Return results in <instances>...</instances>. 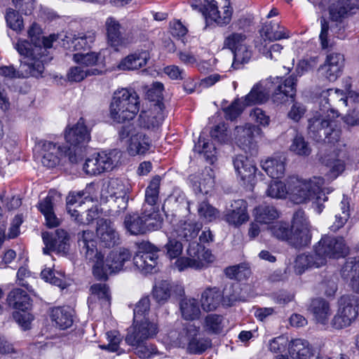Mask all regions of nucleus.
Here are the masks:
<instances>
[{"label": "nucleus", "instance_id": "obj_1", "mask_svg": "<svg viewBox=\"0 0 359 359\" xmlns=\"http://www.w3.org/2000/svg\"><path fill=\"white\" fill-rule=\"evenodd\" d=\"M41 28L34 24L28 30L31 42L24 40L18 41L16 49L22 56L18 69L13 65L0 67V75L9 79L39 77L43 76L45 64L52 60L48 49L56 40L55 35L49 37L41 36Z\"/></svg>", "mask_w": 359, "mask_h": 359}, {"label": "nucleus", "instance_id": "obj_2", "mask_svg": "<svg viewBox=\"0 0 359 359\" xmlns=\"http://www.w3.org/2000/svg\"><path fill=\"white\" fill-rule=\"evenodd\" d=\"M342 95L343 91L339 89H329L322 93L319 110L308 119V133L316 141H324L333 145L339 141L341 130L336 121L339 113L330 102L337 101L346 105L347 99L339 97Z\"/></svg>", "mask_w": 359, "mask_h": 359}, {"label": "nucleus", "instance_id": "obj_3", "mask_svg": "<svg viewBox=\"0 0 359 359\" xmlns=\"http://www.w3.org/2000/svg\"><path fill=\"white\" fill-rule=\"evenodd\" d=\"M78 244L86 258L93 263V273L98 280H106L109 274L123 269L124 264L130 261L131 254L127 249L111 251L104 261V255L98 252L94 233L83 231L77 234Z\"/></svg>", "mask_w": 359, "mask_h": 359}, {"label": "nucleus", "instance_id": "obj_4", "mask_svg": "<svg viewBox=\"0 0 359 359\" xmlns=\"http://www.w3.org/2000/svg\"><path fill=\"white\" fill-rule=\"evenodd\" d=\"M297 77L290 75L286 79L270 77L263 82L255 84L250 92L243 99L244 105L250 106L265 102L269 97L278 105L292 101L296 95Z\"/></svg>", "mask_w": 359, "mask_h": 359}, {"label": "nucleus", "instance_id": "obj_5", "mask_svg": "<svg viewBox=\"0 0 359 359\" xmlns=\"http://www.w3.org/2000/svg\"><path fill=\"white\" fill-rule=\"evenodd\" d=\"M358 10L359 0H337L329 6V19L335 25L330 27L327 19L320 18L319 40L322 49L329 50L333 46L330 38V30L338 39H343L346 37L344 27L341 25L346 18L355 14Z\"/></svg>", "mask_w": 359, "mask_h": 359}, {"label": "nucleus", "instance_id": "obj_6", "mask_svg": "<svg viewBox=\"0 0 359 359\" xmlns=\"http://www.w3.org/2000/svg\"><path fill=\"white\" fill-rule=\"evenodd\" d=\"M272 235L285 241L295 248L308 245L311 240V224L304 210H297L292 217L291 228L288 224L276 222L270 227Z\"/></svg>", "mask_w": 359, "mask_h": 359}, {"label": "nucleus", "instance_id": "obj_7", "mask_svg": "<svg viewBox=\"0 0 359 359\" xmlns=\"http://www.w3.org/2000/svg\"><path fill=\"white\" fill-rule=\"evenodd\" d=\"M323 184L324 179L321 177H314L309 180L291 177L289 181L290 198L297 204L313 200V208L320 213L324 208L323 202L327 200L322 191Z\"/></svg>", "mask_w": 359, "mask_h": 359}, {"label": "nucleus", "instance_id": "obj_8", "mask_svg": "<svg viewBox=\"0 0 359 359\" xmlns=\"http://www.w3.org/2000/svg\"><path fill=\"white\" fill-rule=\"evenodd\" d=\"M140 109V98L133 89L116 90L110 104V116L118 123L132 120Z\"/></svg>", "mask_w": 359, "mask_h": 359}, {"label": "nucleus", "instance_id": "obj_9", "mask_svg": "<svg viewBox=\"0 0 359 359\" xmlns=\"http://www.w3.org/2000/svg\"><path fill=\"white\" fill-rule=\"evenodd\" d=\"M65 138L69 144L68 159L72 163H77L82 158L83 149L85 148L90 140V130L86 126V121L80 118L72 127L67 128Z\"/></svg>", "mask_w": 359, "mask_h": 359}, {"label": "nucleus", "instance_id": "obj_10", "mask_svg": "<svg viewBox=\"0 0 359 359\" xmlns=\"http://www.w3.org/2000/svg\"><path fill=\"white\" fill-rule=\"evenodd\" d=\"M313 251L319 258L323 259L322 264L325 265L328 258L339 259L345 257L348 253V248L342 237L324 235L314 245Z\"/></svg>", "mask_w": 359, "mask_h": 359}, {"label": "nucleus", "instance_id": "obj_11", "mask_svg": "<svg viewBox=\"0 0 359 359\" xmlns=\"http://www.w3.org/2000/svg\"><path fill=\"white\" fill-rule=\"evenodd\" d=\"M138 213L128 214L124 219V226L133 235L144 234L149 231H155L161 227L163 218L161 215Z\"/></svg>", "mask_w": 359, "mask_h": 359}, {"label": "nucleus", "instance_id": "obj_12", "mask_svg": "<svg viewBox=\"0 0 359 359\" xmlns=\"http://www.w3.org/2000/svg\"><path fill=\"white\" fill-rule=\"evenodd\" d=\"M358 298L355 296H343L339 302V308L330 320L334 329L341 330L350 326L358 316Z\"/></svg>", "mask_w": 359, "mask_h": 359}, {"label": "nucleus", "instance_id": "obj_13", "mask_svg": "<svg viewBox=\"0 0 359 359\" xmlns=\"http://www.w3.org/2000/svg\"><path fill=\"white\" fill-rule=\"evenodd\" d=\"M187 257L178 258L175 265L180 271H184L188 268L201 269L204 266V261L212 262V256L210 252L196 241L189 242L187 250Z\"/></svg>", "mask_w": 359, "mask_h": 359}, {"label": "nucleus", "instance_id": "obj_14", "mask_svg": "<svg viewBox=\"0 0 359 359\" xmlns=\"http://www.w3.org/2000/svg\"><path fill=\"white\" fill-rule=\"evenodd\" d=\"M202 13L206 20L214 21L222 27L231 22L233 9L229 0H205Z\"/></svg>", "mask_w": 359, "mask_h": 359}, {"label": "nucleus", "instance_id": "obj_15", "mask_svg": "<svg viewBox=\"0 0 359 359\" xmlns=\"http://www.w3.org/2000/svg\"><path fill=\"white\" fill-rule=\"evenodd\" d=\"M118 135L122 140L130 136L128 147V152L130 156L144 155L150 149L151 142L149 137L142 133H135V127L130 123L122 126L118 130Z\"/></svg>", "mask_w": 359, "mask_h": 359}, {"label": "nucleus", "instance_id": "obj_16", "mask_svg": "<svg viewBox=\"0 0 359 359\" xmlns=\"http://www.w3.org/2000/svg\"><path fill=\"white\" fill-rule=\"evenodd\" d=\"M158 248L147 241L139 244L138 251L133 257L135 266L144 273L156 271Z\"/></svg>", "mask_w": 359, "mask_h": 359}, {"label": "nucleus", "instance_id": "obj_17", "mask_svg": "<svg viewBox=\"0 0 359 359\" xmlns=\"http://www.w3.org/2000/svg\"><path fill=\"white\" fill-rule=\"evenodd\" d=\"M158 332L157 325L149 318L134 322L126 336L125 341L128 344H137L138 342H144L154 337Z\"/></svg>", "mask_w": 359, "mask_h": 359}, {"label": "nucleus", "instance_id": "obj_18", "mask_svg": "<svg viewBox=\"0 0 359 359\" xmlns=\"http://www.w3.org/2000/svg\"><path fill=\"white\" fill-rule=\"evenodd\" d=\"M108 44L118 50L120 47H126L134 42V36L128 33L123 35L121 24L113 17H109L105 22Z\"/></svg>", "mask_w": 359, "mask_h": 359}, {"label": "nucleus", "instance_id": "obj_19", "mask_svg": "<svg viewBox=\"0 0 359 359\" xmlns=\"http://www.w3.org/2000/svg\"><path fill=\"white\" fill-rule=\"evenodd\" d=\"M45 248H43L44 254L55 252L57 254L66 255L69 248V236L63 229H57L55 235L49 233L42 234Z\"/></svg>", "mask_w": 359, "mask_h": 359}, {"label": "nucleus", "instance_id": "obj_20", "mask_svg": "<svg viewBox=\"0 0 359 359\" xmlns=\"http://www.w3.org/2000/svg\"><path fill=\"white\" fill-rule=\"evenodd\" d=\"M164 118V104L162 102H158L151 104L149 109L140 112L138 123L142 128L155 130L162 124Z\"/></svg>", "mask_w": 359, "mask_h": 359}, {"label": "nucleus", "instance_id": "obj_21", "mask_svg": "<svg viewBox=\"0 0 359 359\" xmlns=\"http://www.w3.org/2000/svg\"><path fill=\"white\" fill-rule=\"evenodd\" d=\"M41 154V163L48 168L60 165L63 157L68 158L67 147H62L49 141L42 142Z\"/></svg>", "mask_w": 359, "mask_h": 359}, {"label": "nucleus", "instance_id": "obj_22", "mask_svg": "<svg viewBox=\"0 0 359 359\" xmlns=\"http://www.w3.org/2000/svg\"><path fill=\"white\" fill-rule=\"evenodd\" d=\"M151 58L147 50L138 49L123 57L118 65V69L123 71H134L145 67Z\"/></svg>", "mask_w": 359, "mask_h": 359}, {"label": "nucleus", "instance_id": "obj_23", "mask_svg": "<svg viewBox=\"0 0 359 359\" xmlns=\"http://www.w3.org/2000/svg\"><path fill=\"white\" fill-rule=\"evenodd\" d=\"M151 58L147 50L138 49L123 57L118 65V69L123 71H134L145 67Z\"/></svg>", "mask_w": 359, "mask_h": 359}, {"label": "nucleus", "instance_id": "obj_24", "mask_svg": "<svg viewBox=\"0 0 359 359\" xmlns=\"http://www.w3.org/2000/svg\"><path fill=\"white\" fill-rule=\"evenodd\" d=\"M159 188L160 179L159 177H155L150 182L145 190V199L142 208V210L144 211V214L161 215L158 204Z\"/></svg>", "mask_w": 359, "mask_h": 359}, {"label": "nucleus", "instance_id": "obj_25", "mask_svg": "<svg viewBox=\"0 0 359 359\" xmlns=\"http://www.w3.org/2000/svg\"><path fill=\"white\" fill-rule=\"evenodd\" d=\"M96 231L102 246L112 248L118 243V235L110 220L103 218L99 219Z\"/></svg>", "mask_w": 359, "mask_h": 359}, {"label": "nucleus", "instance_id": "obj_26", "mask_svg": "<svg viewBox=\"0 0 359 359\" xmlns=\"http://www.w3.org/2000/svg\"><path fill=\"white\" fill-rule=\"evenodd\" d=\"M95 38V33L88 32L77 34L67 33L63 39V46L72 50H85L90 47Z\"/></svg>", "mask_w": 359, "mask_h": 359}, {"label": "nucleus", "instance_id": "obj_27", "mask_svg": "<svg viewBox=\"0 0 359 359\" xmlns=\"http://www.w3.org/2000/svg\"><path fill=\"white\" fill-rule=\"evenodd\" d=\"M260 129L254 125L247 123L235 128L234 135L237 144L245 150L253 147L255 137L259 135Z\"/></svg>", "mask_w": 359, "mask_h": 359}, {"label": "nucleus", "instance_id": "obj_28", "mask_svg": "<svg viewBox=\"0 0 359 359\" xmlns=\"http://www.w3.org/2000/svg\"><path fill=\"white\" fill-rule=\"evenodd\" d=\"M344 64V57L338 53H332L327 55L321 69L325 76L330 81H334L340 76Z\"/></svg>", "mask_w": 359, "mask_h": 359}, {"label": "nucleus", "instance_id": "obj_29", "mask_svg": "<svg viewBox=\"0 0 359 359\" xmlns=\"http://www.w3.org/2000/svg\"><path fill=\"white\" fill-rule=\"evenodd\" d=\"M129 188L123 180L118 178H111L107 183L104 184L101 190V197L107 201L109 198H115L116 197H124L128 194ZM126 200V198H123ZM125 201L122 203V208L125 207Z\"/></svg>", "mask_w": 359, "mask_h": 359}, {"label": "nucleus", "instance_id": "obj_30", "mask_svg": "<svg viewBox=\"0 0 359 359\" xmlns=\"http://www.w3.org/2000/svg\"><path fill=\"white\" fill-rule=\"evenodd\" d=\"M233 164L243 181L248 183L253 182L257 168L252 160L244 155H237L233 159Z\"/></svg>", "mask_w": 359, "mask_h": 359}, {"label": "nucleus", "instance_id": "obj_31", "mask_svg": "<svg viewBox=\"0 0 359 359\" xmlns=\"http://www.w3.org/2000/svg\"><path fill=\"white\" fill-rule=\"evenodd\" d=\"M187 351L191 354H201L211 347L212 341L208 337H202L195 326H191L187 331Z\"/></svg>", "mask_w": 359, "mask_h": 359}, {"label": "nucleus", "instance_id": "obj_32", "mask_svg": "<svg viewBox=\"0 0 359 359\" xmlns=\"http://www.w3.org/2000/svg\"><path fill=\"white\" fill-rule=\"evenodd\" d=\"M248 219L247 203L242 199L234 201L225 216L226 221L234 226H240L247 222Z\"/></svg>", "mask_w": 359, "mask_h": 359}, {"label": "nucleus", "instance_id": "obj_33", "mask_svg": "<svg viewBox=\"0 0 359 359\" xmlns=\"http://www.w3.org/2000/svg\"><path fill=\"white\" fill-rule=\"evenodd\" d=\"M341 277L344 280L350 279V285L353 290L359 293V259L348 258L341 270Z\"/></svg>", "mask_w": 359, "mask_h": 359}, {"label": "nucleus", "instance_id": "obj_34", "mask_svg": "<svg viewBox=\"0 0 359 359\" xmlns=\"http://www.w3.org/2000/svg\"><path fill=\"white\" fill-rule=\"evenodd\" d=\"M309 309L317 323L323 325L328 324L332 314L328 302L322 298L314 299L311 301Z\"/></svg>", "mask_w": 359, "mask_h": 359}, {"label": "nucleus", "instance_id": "obj_35", "mask_svg": "<svg viewBox=\"0 0 359 359\" xmlns=\"http://www.w3.org/2000/svg\"><path fill=\"white\" fill-rule=\"evenodd\" d=\"M222 299L223 294L217 287H208L201 294V307L205 312L213 311L220 306Z\"/></svg>", "mask_w": 359, "mask_h": 359}, {"label": "nucleus", "instance_id": "obj_36", "mask_svg": "<svg viewBox=\"0 0 359 359\" xmlns=\"http://www.w3.org/2000/svg\"><path fill=\"white\" fill-rule=\"evenodd\" d=\"M50 317L54 325L61 330L67 329L73 324L72 310L69 306L53 308L50 311Z\"/></svg>", "mask_w": 359, "mask_h": 359}, {"label": "nucleus", "instance_id": "obj_37", "mask_svg": "<svg viewBox=\"0 0 359 359\" xmlns=\"http://www.w3.org/2000/svg\"><path fill=\"white\" fill-rule=\"evenodd\" d=\"M322 261L323 259L319 258L315 251L311 254L299 255L294 262V271L297 274L301 275L309 269L323 266Z\"/></svg>", "mask_w": 359, "mask_h": 359}, {"label": "nucleus", "instance_id": "obj_38", "mask_svg": "<svg viewBox=\"0 0 359 359\" xmlns=\"http://www.w3.org/2000/svg\"><path fill=\"white\" fill-rule=\"evenodd\" d=\"M285 158L278 156L268 158L262 163V169L273 179L283 177L285 171Z\"/></svg>", "mask_w": 359, "mask_h": 359}, {"label": "nucleus", "instance_id": "obj_39", "mask_svg": "<svg viewBox=\"0 0 359 359\" xmlns=\"http://www.w3.org/2000/svg\"><path fill=\"white\" fill-rule=\"evenodd\" d=\"M102 173L113 170L120 163L122 153L118 149L103 151L97 154Z\"/></svg>", "mask_w": 359, "mask_h": 359}, {"label": "nucleus", "instance_id": "obj_40", "mask_svg": "<svg viewBox=\"0 0 359 359\" xmlns=\"http://www.w3.org/2000/svg\"><path fill=\"white\" fill-rule=\"evenodd\" d=\"M7 302L8 305L16 311L28 310L31 306L29 295L20 288L11 290L8 294Z\"/></svg>", "mask_w": 359, "mask_h": 359}, {"label": "nucleus", "instance_id": "obj_41", "mask_svg": "<svg viewBox=\"0 0 359 359\" xmlns=\"http://www.w3.org/2000/svg\"><path fill=\"white\" fill-rule=\"evenodd\" d=\"M262 33L266 41H274L290 37V32L277 22H270L262 28Z\"/></svg>", "mask_w": 359, "mask_h": 359}, {"label": "nucleus", "instance_id": "obj_42", "mask_svg": "<svg viewBox=\"0 0 359 359\" xmlns=\"http://www.w3.org/2000/svg\"><path fill=\"white\" fill-rule=\"evenodd\" d=\"M201 227V224L193 221H180L175 233L178 238L191 242L197 237Z\"/></svg>", "mask_w": 359, "mask_h": 359}, {"label": "nucleus", "instance_id": "obj_43", "mask_svg": "<svg viewBox=\"0 0 359 359\" xmlns=\"http://www.w3.org/2000/svg\"><path fill=\"white\" fill-rule=\"evenodd\" d=\"M180 311L182 318L186 320H194L201 315L197 299L194 298H184L180 302Z\"/></svg>", "mask_w": 359, "mask_h": 359}, {"label": "nucleus", "instance_id": "obj_44", "mask_svg": "<svg viewBox=\"0 0 359 359\" xmlns=\"http://www.w3.org/2000/svg\"><path fill=\"white\" fill-rule=\"evenodd\" d=\"M289 352L294 359H308L313 356L308 341L301 339H296L291 341Z\"/></svg>", "mask_w": 359, "mask_h": 359}, {"label": "nucleus", "instance_id": "obj_45", "mask_svg": "<svg viewBox=\"0 0 359 359\" xmlns=\"http://www.w3.org/2000/svg\"><path fill=\"white\" fill-rule=\"evenodd\" d=\"M253 215L256 222L269 224L278 217V213L273 206L260 205L254 209Z\"/></svg>", "mask_w": 359, "mask_h": 359}, {"label": "nucleus", "instance_id": "obj_46", "mask_svg": "<svg viewBox=\"0 0 359 359\" xmlns=\"http://www.w3.org/2000/svg\"><path fill=\"white\" fill-rule=\"evenodd\" d=\"M232 53L233 59L231 67L233 69L243 68L244 65L250 62L252 56V51L247 44L239 47Z\"/></svg>", "mask_w": 359, "mask_h": 359}, {"label": "nucleus", "instance_id": "obj_47", "mask_svg": "<svg viewBox=\"0 0 359 359\" xmlns=\"http://www.w3.org/2000/svg\"><path fill=\"white\" fill-rule=\"evenodd\" d=\"M224 317L221 315L212 313L205 316L203 323L204 330L210 334H219L223 330Z\"/></svg>", "mask_w": 359, "mask_h": 359}, {"label": "nucleus", "instance_id": "obj_48", "mask_svg": "<svg viewBox=\"0 0 359 359\" xmlns=\"http://www.w3.org/2000/svg\"><path fill=\"white\" fill-rule=\"evenodd\" d=\"M255 46L261 54L271 60H278L283 49L282 45L279 43L270 44L266 39H261L260 43Z\"/></svg>", "mask_w": 359, "mask_h": 359}, {"label": "nucleus", "instance_id": "obj_49", "mask_svg": "<svg viewBox=\"0 0 359 359\" xmlns=\"http://www.w3.org/2000/svg\"><path fill=\"white\" fill-rule=\"evenodd\" d=\"M90 290L91 292V297L89 299V302L97 298L102 305L104 306H109L110 305L111 297L109 287L106 284H93L91 285Z\"/></svg>", "mask_w": 359, "mask_h": 359}, {"label": "nucleus", "instance_id": "obj_50", "mask_svg": "<svg viewBox=\"0 0 359 359\" xmlns=\"http://www.w3.org/2000/svg\"><path fill=\"white\" fill-rule=\"evenodd\" d=\"M101 71L97 69H89L84 67L76 66L71 67L67 74V79L69 81L80 82L90 75L100 74Z\"/></svg>", "mask_w": 359, "mask_h": 359}, {"label": "nucleus", "instance_id": "obj_51", "mask_svg": "<svg viewBox=\"0 0 359 359\" xmlns=\"http://www.w3.org/2000/svg\"><path fill=\"white\" fill-rule=\"evenodd\" d=\"M341 214H337L335 215V221L333 224L330 227V230L336 232L340 228H341L347 222L350 217L349 213V201L347 197L344 196L342 201H341Z\"/></svg>", "mask_w": 359, "mask_h": 359}, {"label": "nucleus", "instance_id": "obj_52", "mask_svg": "<svg viewBox=\"0 0 359 359\" xmlns=\"http://www.w3.org/2000/svg\"><path fill=\"white\" fill-rule=\"evenodd\" d=\"M171 286L167 280L157 283L153 288V297L159 304H164L170 297Z\"/></svg>", "mask_w": 359, "mask_h": 359}, {"label": "nucleus", "instance_id": "obj_53", "mask_svg": "<svg viewBox=\"0 0 359 359\" xmlns=\"http://www.w3.org/2000/svg\"><path fill=\"white\" fill-rule=\"evenodd\" d=\"M133 347L134 353L141 359L149 358L158 355L159 352L156 346L138 342L137 344H128Z\"/></svg>", "mask_w": 359, "mask_h": 359}, {"label": "nucleus", "instance_id": "obj_54", "mask_svg": "<svg viewBox=\"0 0 359 359\" xmlns=\"http://www.w3.org/2000/svg\"><path fill=\"white\" fill-rule=\"evenodd\" d=\"M246 36L243 33L233 32L225 36L223 46L234 52L237 48L246 45Z\"/></svg>", "mask_w": 359, "mask_h": 359}, {"label": "nucleus", "instance_id": "obj_55", "mask_svg": "<svg viewBox=\"0 0 359 359\" xmlns=\"http://www.w3.org/2000/svg\"><path fill=\"white\" fill-rule=\"evenodd\" d=\"M290 151L299 156H309L311 153V148L304 137L297 134L293 138L290 146Z\"/></svg>", "mask_w": 359, "mask_h": 359}, {"label": "nucleus", "instance_id": "obj_56", "mask_svg": "<svg viewBox=\"0 0 359 359\" xmlns=\"http://www.w3.org/2000/svg\"><path fill=\"white\" fill-rule=\"evenodd\" d=\"M150 309V300L148 297H142L135 305L134 309V322H139L142 320L148 318Z\"/></svg>", "mask_w": 359, "mask_h": 359}, {"label": "nucleus", "instance_id": "obj_57", "mask_svg": "<svg viewBox=\"0 0 359 359\" xmlns=\"http://www.w3.org/2000/svg\"><path fill=\"white\" fill-rule=\"evenodd\" d=\"M7 25L15 32H20L23 27V20L19 13L13 8H8L6 13Z\"/></svg>", "mask_w": 359, "mask_h": 359}, {"label": "nucleus", "instance_id": "obj_58", "mask_svg": "<svg viewBox=\"0 0 359 359\" xmlns=\"http://www.w3.org/2000/svg\"><path fill=\"white\" fill-rule=\"evenodd\" d=\"M266 194L271 198H283L289 194V187L282 182L274 181L269 185Z\"/></svg>", "mask_w": 359, "mask_h": 359}, {"label": "nucleus", "instance_id": "obj_59", "mask_svg": "<svg viewBox=\"0 0 359 359\" xmlns=\"http://www.w3.org/2000/svg\"><path fill=\"white\" fill-rule=\"evenodd\" d=\"M200 217L208 222H212L219 217L218 210L207 201L201 202L198 207Z\"/></svg>", "mask_w": 359, "mask_h": 359}, {"label": "nucleus", "instance_id": "obj_60", "mask_svg": "<svg viewBox=\"0 0 359 359\" xmlns=\"http://www.w3.org/2000/svg\"><path fill=\"white\" fill-rule=\"evenodd\" d=\"M100 59V54L90 52L86 54L76 53L73 55V60L74 62L85 65L84 67L87 68L89 66L96 65Z\"/></svg>", "mask_w": 359, "mask_h": 359}, {"label": "nucleus", "instance_id": "obj_61", "mask_svg": "<svg viewBox=\"0 0 359 359\" xmlns=\"http://www.w3.org/2000/svg\"><path fill=\"white\" fill-rule=\"evenodd\" d=\"M326 168L328 170L326 172L327 180H332L337 178L345 169V164L343 161L334 159L328 160Z\"/></svg>", "mask_w": 359, "mask_h": 359}, {"label": "nucleus", "instance_id": "obj_62", "mask_svg": "<svg viewBox=\"0 0 359 359\" xmlns=\"http://www.w3.org/2000/svg\"><path fill=\"white\" fill-rule=\"evenodd\" d=\"M244 101L242 102L239 100H234L230 106L224 109L225 118L233 121L236 119L242 113L244 107Z\"/></svg>", "mask_w": 359, "mask_h": 359}, {"label": "nucleus", "instance_id": "obj_63", "mask_svg": "<svg viewBox=\"0 0 359 359\" xmlns=\"http://www.w3.org/2000/svg\"><path fill=\"white\" fill-rule=\"evenodd\" d=\"M15 322L25 330L30 328L33 316L27 310L15 311L13 313Z\"/></svg>", "mask_w": 359, "mask_h": 359}, {"label": "nucleus", "instance_id": "obj_64", "mask_svg": "<svg viewBox=\"0 0 359 359\" xmlns=\"http://www.w3.org/2000/svg\"><path fill=\"white\" fill-rule=\"evenodd\" d=\"M83 169L89 175H97L102 173L97 154H94L86 160Z\"/></svg>", "mask_w": 359, "mask_h": 359}]
</instances>
